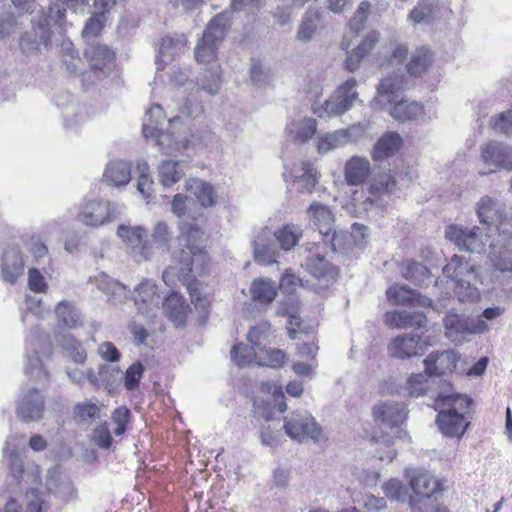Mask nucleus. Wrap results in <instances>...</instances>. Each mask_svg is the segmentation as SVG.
<instances>
[{
    "label": "nucleus",
    "instance_id": "nucleus-64",
    "mask_svg": "<svg viewBox=\"0 0 512 512\" xmlns=\"http://www.w3.org/2000/svg\"><path fill=\"white\" fill-rule=\"evenodd\" d=\"M492 127L495 131L512 134V111L508 110L493 119Z\"/></svg>",
    "mask_w": 512,
    "mask_h": 512
},
{
    "label": "nucleus",
    "instance_id": "nucleus-45",
    "mask_svg": "<svg viewBox=\"0 0 512 512\" xmlns=\"http://www.w3.org/2000/svg\"><path fill=\"white\" fill-rule=\"evenodd\" d=\"M371 12L372 4L369 1L364 0L360 2L353 16L348 22L350 30L355 34H359L365 28L366 22Z\"/></svg>",
    "mask_w": 512,
    "mask_h": 512
},
{
    "label": "nucleus",
    "instance_id": "nucleus-32",
    "mask_svg": "<svg viewBox=\"0 0 512 512\" xmlns=\"http://www.w3.org/2000/svg\"><path fill=\"white\" fill-rule=\"evenodd\" d=\"M251 299L260 305L271 304L278 295V285L275 281L258 277L250 285Z\"/></svg>",
    "mask_w": 512,
    "mask_h": 512
},
{
    "label": "nucleus",
    "instance_id": "nucleus-53",
    "mask_svg": "<svg viewBox=\"0 0 512 512\" xmlns=\"http://www.w3.org/2000/svg\"><path fill=\"white\" fill-rule=\"evenodd\" d=\"M106 22V12L94 13L85 23L82 31L84 37H97L101 34Z\"/></svg>",
    "mask_w": 512,
    "mask_h": 512
},
{
    "label": "nucleus",
    "instance_id": "nucleus-15",
    "mask_svg": "<svg viewBox=\"0 0 512 512\" xmlns=\"http://www.w3.org/2000/svg\"><path fill=\"white\" fill-rule=\"evenodd\" d=\"M476 214L479 221L488 228H495L497 231L504 225L507 217L504 205L490 196H483L477 203Z\"/></svg>",
    "mask_w": 512,
    "mask_h": 512
},
{
    "label": "nucleus",
    "instance_id": "nucleus-8",
    "mask_svg": "<svg viewBox=\"0 0 512 512\" xmlns=\"http://www.w3.org/2000/svg\"><path fill=\"white\" fill-rule=\"evenodd\" d=\"M460 354L454 349L433 351L424 359V372L429 377L451 376L457 368Z\"/></svg>",
    "mask_w": 512,
    "mask_h": 512
},
{
    "label": "nucleus",
    "instance_id": "nucleus-44",
    "mask_svg": "<svg viewBox=\"0 0 512 512\" xmlns=\"http://www.w3.org/2000/svg\"><path fill=\"white\" fill-rule=\"evenodd\" d=\"M173 231L165 221L157 222L152 230V241L158 249L169 252L173 241Z\"/></svg>",
    "mask_w": 512,
    "mask_h": 512
},
{
    "label": "nucleus",
    "instance_id": "nucleus-59",
    "mask_svg": "<svg viewBox=\"0 0 512 512\" xmlns=\"http://www.w3.org/2000/svg\"><path fill=\"white\" fill-rule=\"evenodd\" d=\"M372 440L384 446L383 451L380 449L377 451L379 460L391 462L396 457L397 451L393 448L394 443L391 437H386L384 434L379 437L374 435Z\"/></svg>",
    "mask_w": 512,
    "mask_h": 512
},
{
    "label": "nucleus",
    "instance_id": "nucleus-28",
    "mask_svg": "<svg viewBox=\"0 0 512 512\" xmlns=\"http://www.w3.org/2000/svg\"><path fill=\"white\" fill-rule=\"evenodd\" d=\"M407 85V78L403 74H390L379 81L377 85V94L380 98L384 99L388 104L400 100V94L404 91Z\"/></svg>",
    "mask_w": 512,
    "mask_h": 512
},
{
    "label": "nucleus",
    "instance_id": "nucleus-24",
    "mask_svg": "<svg viewBox=\"0 0 512 512\" xmlns=\"http://www.w3.org/2000/svg\"><path fill=\"white\" fill-rule=\"evenodd\" d=\"M403 147V139L399 133L387 131L375 142L371 150V158L375 162L387 160L395 156Z\"/></svg>",
    "mask_w": 512,
    "mask_h": 512
},
{
    "label": "nucleus",
    "instance_id": "nucleus-16",
    "mask_svg": "<svg viewBox=\"0 0 512 512\" xmlns=\"http://www.w3.org/2000/svg\"><path fill=\"white\" fill-rule=\"evenodd\" d=\"M478 227L472 229L465 228L456 224L447 226L445 237L454 243L459 249L468 252H479L484 244L478 234Z\"/></svg>",
    "mask_w": 512,
    "mask_h": 512
},
{
    "label": "nucleus",
    "instance_id": "nucleus-9",
    "mask_svg": "<svg viewBox=\"0 0 512 512\" xmlns=\"http://www.w3.org/2000/svg\"><path fill=\"white\" fill-rule=\"evenodd\" d=\"M284 428L288 436L302 442L306 439L319 440L322 434L321 427L308 413H295L285 421Z\"/></svg>",
    "mask_w": 512,
    "mask_h": 512
},
{
    "label": "nucleus",
    "instance_id": "nucleus-49",
    "mask_svg": "<svg viewBox=\"0 0 512 512\" xmlns=\"http://www.w3.org/2000/svg\"><path fill=\"white\" fill-rule=\"evenodd\" d=\"M301 232H297L293 225H283L275 232V237L283 250L292 249L299 241Z\"/></svg>",
    "mask_w": 512,
    "mask_h": 512
},
{
    "label": "nucleus",
    "instance_id": "nucleus-56",
    "mask_svg": "<svg viewBox=\"0 0 512 512\" xmlns=\"http://www.w3.org/2000/svg\"><path fill=\"white\" fill-rule=\"evenodd\" d=\"M130 419L131 412L125 405L117 407L112 412L111 420L116 425V428L114 429V434L116 436H121L125 433Z\"/></svg>",
    "mask_w": 512,
    "mask_h": 512
},
{
    "label": "nucleus",
    "instance_id": "nucleus-2",
    "mask_svg": "<svg viewBox=\"0 0 512 512\" xmlns=\"http://www.w3.org/2000/svg\"><path fill=\"white\" fill-rule=\"evenodd\" d=\"M471 406L472 399L467 395H438L434 408L438 410L436 424L441 433L449 438L460 439L470 425Z\"/></svg>",
    "mask_w": 512,
    "mask_h": 512
},
{
    "label": "nucleus",
    "instance_id": "nucleus-10",
    "mask_svg": "<svg viewBox=\"0 0 512 512\" xmlns=\"http://www.w3.org/2000/svg\"><path fill=\"white\" fill-rule=\"evenodd\" d=\"M430 345L421 335L403 334L394 337L389 342L387 350L390 357L408 359L422 355Z\"/></svg>",
    "mask_w": 512,
    "mask_h": 512
},
{
    "label": "nucleus",
    "instance_id": "nucleus-63",
    "mask_svg": "<svg viewBox=\"0 0 512 512\" xmlns=\"http://www.w3.org/2000/svg\"><path fill=\"white\" fill-rule=\"evenodd\" d=\"M93 440L101 449H109L111 447L113 438L107 422L100 424L94 429Z\"/></svg>",
    "mask_w": 512,
    "mask_h": 512
},
{
    "label": "nucleus",
    "instance_id": "nucleus-48",
    "mask_svg": "<svg viewBox=\"0 0 512 512\" xmlns=\"http://www.w3.org/2000/svg\"><path fill=\"white\" fill-rule=\"evenodd\" d=\"M396 186L394 177L389 173L378 174L369 184L368 191L373 196L390 193Z\"/></svg>",
    "mask_w": 512,
    "mask_h": 512
},
{
    "label": "nucleus",
    "instance_id": "nucleus-33",
    "mask_svg": "<svg viewBox=\"0 0 512 512\" xmlns=\"http://www.w3.org/2000/svg\"><path fill=\"white\" fill-rule=\"evenodd\" d=\"M185 189L192 193L204 208L213 207L217 202V193L214 186L204 180L189 179L186 181Z\"/></svg>",
    "mask_w": 512,
    "mask_h": 512
},
{
    "label": "nucleus",
    "instance_id": "nucleus-31",
    "mask_svg": "<svg viewBox=\"0 0 512 512\" xmlns=\"http://www.w3.org/2000/svg\"><path fill=\"white\" fill-rule=\"evenodd\" d=\"M93 71H104L115 61L116 54L107 45L94 43L89 45L84 52Z\"/></svg>",
    "mask_w": 512,
    "mask_h": 512
},
{
    "label": "nucleus",
    "instance_id": "nucleus-13",
    "mask_svg": "<svg viewBox=\"0 0 512 512\" xmlns=\"http://www.w3.org/2000/svg\"><path fill=\"white\" fill-rule=\"evenodd\" d=\"M24 268V259L19 246H6L3 250L0 263L1 279L6 283L14 285L23 275Z\"/></svg>",
    "mask_w": 512,
    "mask_h": 512
},
{
    "label": "nucleus",
    "instance_id": "nucleus-4",
    "mask_svg": "<svg viewBox=\"0 0 512 512\" xmlns=\"http://www.w3.org/2000/svg\"><path fill=\"white\" fill-rule=\"evenodd\" d=\"M252 401L254 415L266 421L272 419L276 407L279 412L287 409L282 387L271 381L261 382L254 392Z\"/></svg>",
    "mask_w": 512,
    "mask_h": 512
},
{
    "label": "nucleus",
    "instance_id": "nucleus-17",
    "mask_svg": "<svg viewBox=\"0 0 512 512\" xmlns=\"http://www.w3.org/2000/svg\"><path fill=\"white\" fill-rule=\"evenodd\" d=\"M111 208L108 201H86L80 208L78 220L86 226L97 227L109 221Z\"/></svg>",
    "mask_w": 512,
    "mask_h": 512
},
{
    "label": "nucleus",
    "instance_id": "nucleus-39",
    "mask_svg": "<svg viewBox=\"0 0 512 512\" xmlns=\"http://www.w3.org/2000/svg\"><path fill=\"white\" fill-rule=\"evenodd\" d=\"M257 347L253 345H247L242 342L233 345L230 351L232 361L238 367H246L250 365H256L258 361Z\"/></svg>",
    "mask_w": 512,
    "mask_h": 512
},
{
    "label": "nucleus",
    "instance_id": "nucleus-23",
    "mask_svg": "<svg viewBox=\"0 0 512 512\" xmlns=\"http://www.w3.org/2000/svg\"><path fill=\"white\" fill-rule=\"evenodd\" d=\"M163 311L175 327H184L191 307L181 294L171 292L163 302Z\"/></svg>",
    "mask_w": 512,
    "mask_h": 512
},
{
    "label": "nucleus",
    "instance_id": "nucleus-25",
    "mask_svg": "<svg viewBox=\"0 0 512 512\" xmlns=\"http://www.w3.org/2000/svg\"><path fill=\"white\" fill-rule=\"evenodd\" d=\"M435 55L430 47H417L406 62L405 68L409 76L420 78L425 75L434 63Z\"/></svg>",
    "mask_w": 512,
    "mask_h": 512
},
{
    "label": "nucleus",
    "instance_id": "nucleus-22",
    "mask_svg": "<svg viewBox=\"0 0 512 512\" xmlns=\"http://www.w3.org/2000/svg\"><path fill=\"white\" fill-rule=\"evenodd\" d=\"M409 485L415 494L413 496L415 499H428L442 491L440 481L426 470L413 472L409 477Z\"/></svg>",
    "mask_w": 512,
    "mask_h": 512
},
{
    "label": "nucleus",
    "instance_id": "nucleus-51",
    "mask_svg": "<svg viewBox=\"0 0 512 512\" xmlns=\"http://www.w3.org/2000/svg\"><path fill=\"white\" fill-rule=\"evenodd\" d=\"M62 346L74 363L84 364L86 362L87 352L80 341L73 337H67L64 339Z\"/></svg>",
    "mask_w": 512,
    "mask_h": 512
},
{
    "label": "nucleus",
    "instance_id": "nucleus-7",
    "mask_svg": "<svg viewBox=\"0 0 512 512\" xmlns=\"http://www.w3.org/2000/svg\"><path fill=\"white\" fill-rule=\"evenodd\" d=\"M118 233L125 242L128 253L136 262L151 259L153 246L147 239V231L144 228L121 226Z\"/></svg>",
    "mask_w": 512,
    "mask_h": 512
},
{
    "label": "nucleus",
    "instance_id": "nucleus-35",
    "mask_svg": "<svg viewBox=\"0 0 512 512\" xmlns=\"http://www.w3.org/2000/svg\"><path fill=\"white\" fill-rule=\"evenodd\" d=\"M54 311L60 327L75 329L82 325L80 314L71 302L60 301Z\"/></svg>",
    "mask_w": 512,
    "mask_h": 512
},
{
    "label": "nucleus",
    "instance_id": "nucleus-19",
    "mask_svg": "<svg viewBox=\"0 0 512 512\" xmlns=\"http://www.w3.org/2000/svg\"><path fill=\"white\" fill-rule=\"evenodd\" d=\"M384 323L391 329H406L409 327L423 328L427 324V317L424 313L418 311L391 310L387 311L383 317Z\"/></svg>",
    "mask_w": 512,
    "mask_h": 512
},
{
    "label": "nucleus",
    "instance_id": "nucleus-57",
    "mask_svg": "<svg viewBox=\"0 0 512 512\" xmlns=\"http://www.w3.org/2000/svg\"><path fill=\"white\" fill-rule=\"evenodd\" d=\"M410 506L412 512H449L444 506H440L432 498L415 499L410 497Z\"/></svg>",
    "mask_w": 512,
    "mask_h": 512
},
{
    "label": "nucleus",
    "instance_id": "nucleus-46",
    "mask_svg": "<svg viewBox=\"0 0 512 512\" xmlns=\"http://www.w3.org/2000/svg\"><path fill=\"white\" fill-rule=\"evenodd\" d=\"M188 46V39L185 35H165L160 40L159 52L162 56H174Z\"/></svg>",
    "mask_w": 512,
    "mask_h": 512
},
{
    "label": "nucleus",
    "instance_id": "nucleus-20",
    "mask_svg": "<svg viewBox=\"0 0 512 512\" xmlns=\"http://www.w3.org/2000/svg\"><path fill=\"white\" fill-rule=\"evenodd\" d=\"M372 174L370 161L363 156H352L344 165L343 175L348 186H360L367 182Z\"/></svg>",
    "mask_w": 512,
    "mask_h": 512
},
{
    "label": "nucleus",
    "instance_id": "nucleus-55",
    "mask_svg": "<svg viewBox=\"0 0 512 512\" xmlns=\"http://www.w3.org/2000/svg\"><path fill=\"white\" fill-rule=\"evenodd\" d=\"M100 409L96 403L84 401L74 406V415L81 421L94 420L100 417Z\"/></svg>",
    "mask_w": 512,
    "mask_h": 512
},
{
    "label": "nucleus",
    "instance_id": "nucleus-54",
    "mask_svg": "<svg viewBox=\"0 0 512 512\" xmlns=\"http://www.w3.org/2000/svg\"><path fill=\"white\" fill-rule=\"evenodd\" d=\"M434 4L429 0H419L417 5L410 11L409 19L413 23H421L433 18Z\"/></svg>",
    "mask_w": 512,
    "mask_h": 512
},
{
    "label": "nucleus",
    "instance_id": "nucleus-62",
    "mask_svg": "<svg viewBox=\"0 0 512 512\" xmlns=\"http://www.w3.org/2000/svg\"><path fill=\"white\" fill-rule=\"evenodd\" d=\"M28 287L35 293H46L48 290V284L37 268H30L28 270Z\"/></svg>",
    "mask_w": 512,
    "mask_h": 512
},
{
    "label": "nucleus",
    "instance_id": "nucleus-38",
    "mask_svg": "<svg viewBox=\"0 0 512 512\" xmlns=\"http://www.w3.org/2000/svg\"><path fill=\"white\" fill-rule=\"evenodd\" d=\"M287 130L294 142L303 144L312 139L317 132V122L313 118H304L297 124L292 122Z\"/></svg>",
    "mask_w": 512,
    "mask_h": 512
},
{
    "label": "nucleus",
    "instance_id": "nucleus-50",
    "mask_svg": "<svg viewBox=\"0 0 512 512\" xmlns=\"http://www.w3.org/2000/svg\"><path fill=\"white\" fill-rule=\"evenodd\" d=\"M271 324L269 322H262L251 327L247 333L246 339L249 344L261 349V344L268 341L270 336Z\"/></svg>",
    "mask_w": 512,
    "mask_h": 512
},
{
    "label": "nucleus",
    "instance_id": "nucleus-40",
    "mask_svg": "<svg viewBox=\"0 0 512 512\" xmlns=\"http://www.w3.org/2000/svg\"><path fill=\"white\" fill-rule=\"evenodd\" d=\"M147 114L149 115L148 120L143 124L142 133L146 139L155 140L158 146H163V142L161 138L164 135L162 128L160 127V123L158 121H154L152 116L155 114L156 116H162L163 109L158 104H153Z\"/></svg>",
    "mask_w": 512,
    "mask_h": 512
},
{
    "label": "nucleus",
    "instance_id": "nucleus-5",
    "mask_svg": "<svg viewBox=\"0 0 512 512\" xmlns=\"http://www.w3.org/2000/svg\"><path fill=\"white\" fill-rule=\"evenodd\" d=\"M474 266L470 260L459 255H453L443 267L445 278L453 283L452 290L457 298L463 302L472 296L470 278L474 274Z\"/></svg>",
    "mask_w": 512,
    "mask_h": 512
},
{
    "label": "nucleus",
    "instance_id": "nucleus-27",
    "mask_svg": "<svg viewBox=\"0 0 512 512\" xmlns=\"http://www.w3.org/2000/svg\"><path fill=\"white\" fill-rule=\"evenodd\" d=\"M443 323L449 334L483 333L489 329L484 320L477 319L469 322L468 319L454 313L445 315Z\"/></svg>",
    "mask_w": 512,
    "mask_h": 512
},
{
    "label": "nucleus",
    "instance_id": "nucleus-1",
    "mask_svg": "<svg viewBox=\"0 0 512 512\" xmlns=\"http://www.w3.org/2000/svg\"><path fill=\"white\" fill-rule=\"evenodd\" d=\"M205 222L206 217L201 214L178 225L179 238L184 243L174 252L173 260L183 275L188 276L194 272L202 276L210 269L211 258L206 250L209 236L205 230Z\"/></svg>",
    "mask_w": 512,
    "mask_h": 512
},
{
    "label": "nucleus",
    "instance_id": "nucleus-61",
    "mask_svg": "<svg viewBox=\"0 0 512 512\" xmlns=\"http://www.w3.org/2000/svg\"><path fill=\"white\" fill-rule=\"evenodd\" d=\"M149 168L146 164L143 165V169L137 179V189L143 195L145 199H149L153 194V179L148 172Z\"/></svg>",
    "mask_w": 512,
    "mask_h": 512
},
{
    "label": "nucleus",
    "instance_id": "nucleus-37",
    "mask_svg": "<svg viewBox=\"0 0 512 512\" xmlns=\"http://www.w3.org/2000/svg\"><path fill=\"white\" fill-rule=\"evenodd\" d=\"M400 272L404 279L416 285L431 276V272L427 266L411 259L401 262Z\"/></svg>",
    "mask_w": 512,
    "mask_h": 512
},
{
    "label": "nucleus",
    "instance_id": "nucleus-6",
    "mask_svg": "<svg viewBox=\"0 0 512 512\" xmlns=\"http://www.w3.org/2000/svg\"><path fill=\"white\" fill-rule=\"evenodd\" d=\"M357 81L355 78H349L342 83L324 102L321 108H314L313 112L319 117H330L341 115L349 110L358 97L356 91Z\"/></svg>",
    "mask_w": 512,
    "mask_h": 512
},
{
    "label": "nucleus",
    "instance_id": "nucleus-30",
    "mask_svg": "<svg viewBox=\"0 0 512 512\" xmlns=\"http://www.w3.org/2000/svg\"><path fill=\"white\" fill-rule=\"evenodd\" d=\"M44 401L39 390L31 389L23 397L17 408L18 415L24 421H35L42 417Z\"/></svg>",
    "mask_w": 512,
    "mask_h": 512
},
{
    "label": "nucleus",
    "instance_id": "nucleus-29",
    "mask_svg": "<svg viewBox=\"0 0 512 512\" xmlns=\"http://www.w3.org/2000/svg\"><path fill=\"white\" fill-rule=\"evenodd\" d=\"M390 115L399 122L415 121L425 114L424 105L415 100L400 98L390 105Z\"/></svg>",
    "mask_w": 512,
    "mask_h": 512
},
{
    "label": "nucleus",
    "instance_id": "nucleus-26",
    "mask_svg": "<svg viewBox=\"0 0 512 512\" xmlns=\"http://www.w3.org/2000/svg\"><path fill=\"white\" fill-rule=\"evenodd\" d=\"M482 160L489 165H494L508 171H512V148L497 142H489L481 149Z\"/></svg>",
    "mask_w": 512,
    "mask_h": 512
},
{
    "label": "nucleus",
    "instance_id": "nucleus-36",
    "mask_svg": "<svg viewBox=\"0 0 512 512\" xmlns=\"http://www.w3.org/2000/svg\"><path fill=\"white\" fill-rule=\"evenodd\" d=\"M104 178L113 186L126 185L131 179L130 165L124 161L110 162L105 169Z\"/></svg>",
    "mask_w": 512,
    "mask_h": 512
},
{
    "label": "nucleus",
    "instance_id": "nucleus-42",
    "mask_svg": "<svg viewBox=\"0 0 512 512\" xmlns=\"http://www.w3.org/2000/svg\"><path fill=\"white\" fill-rule=\"evenodd\" d=\"M321 14L317 10H308L299 27L297 38L301 41H309L319 28H322Z\"/></svg>",
    "mask_w": 512,
    "mask_h": 512
},
{
    "label": "nucleus",
    "instance_id": "nucleus-47",
    "mask_svg": "<svg viewBox=\"0 0 512 512\" xmlns=\"http://www.w3.org/2000/svg\"><path fill=\"white\" fill-rule=\"evenodd\" d=\"M134 300L137 305L143 304H158L159 295L157 294V288L154 284L148 280L142 281L135 288Z\"/></svg>",
    "mask_w": 512,
    "mask_h": 512
},
{
    "label": "nucleus",
    "instance_id": "nucleus-21",
    "mask_svg": "<svg viewBox=\"0 0 512 512\" xmlns=\"http://www.w3.org/2000/svg\"><path fill=\"white\" fill-rule=\"evenodd\" d=\"M120 373L118 368L100 365L97 373L93 369L87 370V379L94 388H103L109 395H113L121 383Z\"/></svg>",
    "mask_w": 512,
    "mask_h": 512
},
{
    "label": "nucleus",
    "instance_id": "nucleus-3",
    "mask_svg": "<svg viewBox=\"0 0 512 512\" xmlns=\"http://www.w3.org/2000/svg\"><path fill=\"white\" fill-rule=\"evenodd\" d=\"M229 26L225 13H219L209 21L194 49L197 63L209 64L217 59L218 46L225 38Z\"/></svg>",
    "mask_w": 512,
    "mask_h": 512
},
{
    "label": "nucleus",
    "instance_id": "nucleus-12",
    "mask_svg": "<svg viewBox=\"0 0 512 512\" xmlns=\"http://www.w3.org/2000/svg\"><path fill=\"white\" fill-rule=\"evenodd\" d=\"M373 417L376 422L385 424L391 429L396 428V437L407 436V433L400 429V425L407 418L406 406L403 403H380L373 408Z\"/></svg>",
    "mask_w": 512,
    "mask_h": 512
},
{
    "label": "nucleus",
    "instance_id": "nucleus-18",
    "mask_svg": "<svg viewBox=\"0 0 512 512\" xmlns=\"http://www.w3.org/2000/svg\"><path fill=\"white\" fill-rule=\"evenodd\" d=\"M380 40V33L376 30L368 32L360 43L347 54L344 68L349 72L359 69L361 62L375 49Z\"/></svg>",
    "mask_w": 512,
    "mask_h": 512
},
{
    "label": "nucleus",
    "instance_id": "nucleus-43",
    "mask_svg": "<svg viewBox=\"0 0 512 512\" xmlns=\"http://www.w3.org/2000/svg\"><path fill=\"white\" fill-rule=\"evenodd\" d=\"M183 174L177 161L166 160L159 166V181L165 187H171L179 182Z\"/></svg>",
    "mask_w": 512,
    "mask_h": 512
},
{
    "label": "nucleus",
    "instance_id": "nucleus-34",
    "mask_svg": "<svg viewBox=\"0 0 512 512\" xmlns=\"http://www.w3.org/2000/svg\"><path fill=\"white\" fill-rule=\"evenodd\" d=\"M307 271L316 279L335 278L338 270L321 254H311L305 261Z\"/></svg>",
    "mask_w": 512,
    "mask_h": 512
},
{
    "label": "nucleus",
    "instance_id": "nucleus-52",
    "mask_svg": "<svg viewBox=\"0 0 512 512\" xmlns=\"http://www.w3.org/2000/svg\"><path fill=\"white\" fill-rule=\"evenodd\" d=\"M144 371V365L140 361L133 363L126 369L124 373V387L126 390L133 391L138 388Z\"/></svg>",
    "mask_w": 512,
    "mask_h": 512
},
{
    "label": "nucleus",
    "instance_id": "nucleus-11",
    "mask_svg": "<svg viewBox=\"0 0 512 512\" xmlns=\"http://www.w3.org/2000/svg\"><path fill=\"white\" fill-rule=\"evenodd\" d=\"M309 224L318 230L325 242H332L336 234L335 216L328 205L312 202L307 210Z\"/></svg>",
    "mask_w": 512,
    "mask_h": 512
},
{
    "label": "nucleus",
    "instance_id": "nucleus-41",
    "mask_svg": "<svg viewBox=\"0 0 512 512\" xmlns=\"http://www.w3.org/2000/svg\"><path fill=\"white\" fill-rule=\"evenodd\" d=\"M288 361V355L279 348H263L258 354L257 366L273 369L282 368Z\"/></svg>",
    "mask_w": 512,
    "mask_h": 512
},
{
    "label": "nucleus",
    "instance_id": "nucleus-58",
    "mask_svg": "<svg viewBox=\"0 0 512 512\" xmlns=\"http://www.w3.org/2000/svg\"><path fill=\"white\" fill-rule=\"evenodd\" d=\"M407 390L412 397L424 395L427 390V375L423 373L412 374L407 380Z\"/></svg>",
    "mask_w": 512,
    "mask_h": 512
},
{
    "label": "nucleus",
    "instance_id": "nucleus-60",
    "mask_svg": "<svg viewBox=\"0 0 512 512\" xmlns=\"http://www.w3.org/2000/svg\"><path fill=\"white\" fill-rule=\"evenodd\" d=\"M287 332L290 339L295 340L300 337L301 334H308L309 327L306 326L299 315L290 314L287 323Z\"/></svg>",
    "mask_w": 512,
    "mask_h": 512
},
{
    "label": "nucleus",
    "instance_id": "nucleus-14",
    "mask_svg": "<svg viewBox=\"0 0 512 512\" xmlns=\"http://www.w3.org/2000/svg\"><path fill=\"white\" fill-rule=\"evenodd\" d=\"M388 302L394 306L430 308L433 301L421 293L399 284H392L386 290Z\"/></svg>",
    "mask_w": 512,
    "mask_h": 512
}]
</instances>
